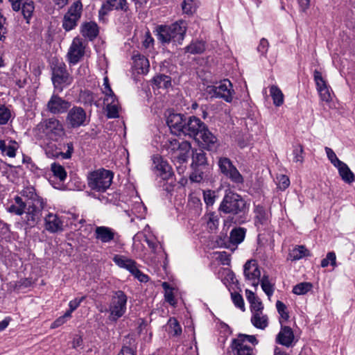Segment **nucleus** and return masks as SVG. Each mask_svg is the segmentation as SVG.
<instances>
[{"label":"nucleus","instance_id":"nucleus-64","mask_svg":"<svg viewBox=\"0 0 355 355\" xmlns=\"http://www.w3.org/2000/svg\"><path fill=\"white\" fill-rule=\"evenodd\" d=\"M324 150L327 153L328 159L334 166L336 165L337 164H339V162L340 160L337 157L336 153L331 148L329 147H325Z\"/></svg>","mask_w":355,"mask_h":355},{"label":"nucleus","instance_id":"nucleus-55","mask_svg":"<svg viewBox=\"0 0 355 355\" xmlns=\"http://www.w3.org/2000/svg\"><path fill=\"white\" fill-rule=\"evenodd\" d=\"M11 117L10 110L5 105H0V125L6 124Z\"/></svg>","mask_w":355,"mask_h":355},{"label":"nucleus","instance_id":"nucleus-50","mask_svg":"<svg viewBox=\"0 0 355 355\" xmlns=\"http://www.w3.org/2000/svg\"><path fill=\"white\" fill-rule=\"evenodd\" d=\"M155 84L158 87L167 88L171 85V78L166 75H159L153 78Z\"/></svg>","mask_w":355,"mask_h":355},{"label":"nucleus","instance_id":"nucleus-46","mask_svg":"<svg viewBox=\"0 0 355 355\" xmlns=\"http://www.w3.org/2000/svg\"><path fill=\"white\" fill-rule=\"evenodd\" d=\"M168 324L169 327V333L173 336H178L182 334V328L175 318H170Z\"/></svg>","mask_w":355,"mask_h":355},{"label":"nucleus","instance_id":"nucleus-40","mask_svg":"<svg viewBox=\"0 0 355 355\" xmlns=\"http://www.w3.org/2000/svg\"><path fill=\"white\" fill-rule=\"evenodd\" d=\"M313 285L310 282H302L293 288V293L295 295H305L311 290Z\"/></svg>","mask_w":355,"mask_h":355},{"label":"nucleus","instance_id":"nucleus-27","mask_svg":"<svg viewBox=\"0 0 355 355\" xmlns=\"http://www.w3.org/2000/svg\"><path fill=\"white\" fill-rule=\"evenodd\" d=\"M250 321L254 327L261 330L268 325V317L263 313V311L252 313Z\"/></svg>","mask_w":355,"mask_h":355},{"label":"nucleus","instance_id":"nucleus-10","mask_svg":"<svg viewBox=\"0 0 355 355\" xmlns=\"http://www.w3.org/2000/svg\"><path fill=\"white\" fill-rule=\"evenodd\" d=\"M52 81L55 89L59 92L62 91V84L69 85L71 83V78L64 62L56 61L53 63Z\"/></svg>","mask_w":355,"mask_h":355},{"label":"nucleus","instance_id":"nucleus-8","mask_svg":"<svg viewBox=\"0 0 355 355\" xmlns=\"http://www.w3.org/2000/svg\"><path fill=\"white\" fill-rule=\"evenodd\" d=\"M38 126L49 139L53 141H58L64 135V129L62 123L54 117L42 121Z\"/></svg>","mask_w":355,"mask_h":355},{"label":"nucleus","instance_id":"nucleus-44","mask_svg":"<svg viewBox=\"0 0 355 355\" xmlns=\"http://www.w3.org/2000/svg\"><path fill=\"white\" fill-rule=\"evenodd\" d=\"M162 287L164 289V298L165 300L170 304L171 306H175L176 305V300L175 299L173 289L169 286L168 283L164 282Z\"/></svg>","mask_w":355,"mask_h":355},{"label":"nucleus","instance_id":"nucleus-12","mask_svg":"<svg viewBox=\"0 0 355 355\" xmlns=\"http://www.w3.org/2000/svg\"><path fill=\"white\" fill-rule=\"evenodd\" d=\"M66 121L73 128L86 125L87 114L81 107L74 106L67 113Z\"/></svg>","mask_w":355,"mask_h":355},{"label":"nucleus","instance_id":"nucleus-56","mask_svg":"<svg viewBox=\"0 0 355 355\" xmlns=\"http://www.w3.org/2000/svg\"><path fill=\"white\" fill-rule=\"evenodd\" d=\"M193 164L196 165H204L206 164V157L205 154L203 150L200 149L199 152H196L193 153L192 156Z\"/></svg>","mask_w":355,"mask_h":355},{"label":"nucleus","instance_id":"nucleus-26","mask_svg":"<svg viewBox=\"0 0 355 355\" xmlns=\"http://www.w3.org/2000/svg\"><path fill=\"white\" fill-rule=\"evenodd\" d=\"M294 339L293 332L289 327H283L277 335V342L284 346L289 347Z\"/></svg>","mask_w":355,"mask_h":355},{"label":"nucleus","instance_id":"nucleus-54","mask_svg":"<svg viewBox=\"0 0 355 355\" xmlns=\"http://www.w3.org/2000/svg\"><path fill=\"white\" fill-rule=\"evenodd\" d=\"M329 264L334 267L336 266V256L334 252H328L326 258L321 261V266L322 268H326Z\"/></svg>","mask_w":355,"mask_h":355},{"label":"nucleus","instance_id":"nucleus-36","mask_svg":"<svg viewBox=\"0 0 355 355\" xmlns=\"http://www.w3.org/2000/svg\"><path fill=\"white\" fill-rule=\"evenodd\" d=\"M245 230L242 227L233 229L230 232V241L233 245L240 244L245 239Z\"/></svg>","mask_w":355,"mask_h":355},{"label":"nucleus","instance_id":"nucleus-20","mask_svg":"<svg viewBox=\"0 0 355 355\" xmlns=\"http://www.w3.org/2000/svg\"><path fill=\"white\" fill-rule=\"evenodd\" d=\"M44 228L50 233H56L63 230V222L55 214L49 213L44 217Z\"/></svg>","mask_w":355,"mask_h":355},{"label":"nucleus","instance_id":"nucleus-45","mask_svg":"<svg viewBox=\"0 0 355 355\" xmlns=\"http://www.w3.org/2000/svg\"><path fill=\"white\" fill-rule=\"evenodd\" d=\"M334 166L338 168L341 178H354V173L343 162L340 161L339 164H337Z\"/></svg>","mask_w":355,"mask_h":355},{"label":"nucleus","instance_id":"nucleus-31","mask_svg":"<svg viewBox=\"0 0 355 355\" xmlns=\"http://www.w3.org/2000/svg\"><path fill=\"white\" fill-rule=\"evenodd\" d=\"M196 140L198 141H201L208 148L214 146L217 141L216 137L207 129V126L200 132Z\"/></svg>","mask_w":355,"mask_h":355},{"label":"nucleus","instance_id":"nucleus-17","mask_svg":"<svg viewBox=\"0 0 355 355\" xmlns=\"http://www.w3.org/2000/svg\"><path fill=\"white\" fill-rule=\"evenodd\" d=\"M152 159L153 170L157 173V175H164L165 178H171L174 175L171 166L160 155H153Z\"/></svg>","mask_w":355,"mask_h":355},{"label":"nucleus","instance_id":"nucleus-49","mask_svg":"<svg viewBox=\"0 0 355 355\" xmlns=\"http://www.w3.org/2000/svg\"><path fill=\"white\" fill-rule=\"evenodd\" d=\"M96 98V95L89 91L82 92L80 94V100L85 105H92Z\"/></svg>","mask_w":355,"mask_h":355},{"label":"nucleus","instance_id":"nucleus-32","mask_svg":"<svg viewBox=\"0 0 355 355\" xmlns=\"http://www.w3.org/2000/svg\"><path fill=\"white\" fill-rule=\"evenodd\" d=\"M134 66L139 73H146L149 68V62L146 58L138 55L134 57Z\"/></svg>","mask_w":355,"mask_h":355},{"label":"nucleus","instance_id":"nucleus-9","mask_svg":"<svg viewBox=\"0 0 355 355\" xmlns=\"http://www.w3.org/2000/svg\"><path fill=\"white\" fill-rule=\"evenodd\" d=\"M83 5L80 1L73 2L65 13L62 19V28L66 31L75 28L81 17Z\"/></svg>","mask_w":355,"mask_h":355},{"label":"nucleus","instance_id":"nucleus-19","mask_svg":"<svg viewBox=\"0 0 355 355\" xmlns=\"http://www.w3.org/2000/svg\"><path fill=\"white\" fill-rule=\"evenodd\" d=\"M111 10L126 12L128 10L126 0H105L98 12L100 18L106 15Z\"/></svg>","mask_w":355,"mask_h":355},{"label":"nucleus","instance_id":"nucleus-53","mask_svg":"<svg viewBox=\"0 0 355 355\" xmlns=\"http://www.w3.org/2000/svg\"><path fill=\"white\" fill-rule=\"evenodd\" d=\"M207 227L211 231L217 229L218 226V217L214 213H209L206 216Z\"/></svg>","mask_w":355,"mask_h":355},{"label":"nucleus","instance_id":"nucleus-58","mask_svg":"<svg viewBox=\"0 0 355 355\" xmlns=\"http://www.w3.org/2000/svg\"><path fill=\"white\" fill-rule=\"evenodd\" d=\"M51 171L57 178H66L67 173L60 164L53 163L51 164Z\"/></svg>","mask_w":355,"mask_h":355},{"label":"nucleus","instance_id":"nucleus-18","mask_svg":"<svg viewBox=\"0 0 355 355\" xmlns=\"http://www.w3.org/2000/svg\"><path fill=\"white\" fill-rule=\"evenodd\" d=\"M187 118L181 114L171 113L166 119L168 126L176 135L182 133Z\"/></svg>","mask_w":355,"mask_h":355},{"label":"nucleus","instance_id":"nucleus-42","mask_svg":"<svg viewBox=\"0 0 355 355\" xmlns=\"http://www.w3.org/2000/svg\"><path fill=\"white\" fill-rule=\"evenodd\" d=\"M254 212L256 218V225H258V224H263L266 222L268 219V215L265 211V209L262 206H256Z\"/></svg>","mask_w":355,"mask_h":355},{"label":"nucleus","instance_id":"nucleus-51","mask_svg":"<svg viewBox=\"0 0 355 355\" xmlns=\"http://www.w3.org/2000/svg\"><path fill=\"white\" fill-rule=\"evenodd\" d=\"M318 94L320 100L327 104H329L332 101L333 97L334 96V94L330 86L323 89V90L320 91Z\"/></svg>","mask_w":355,"mask_h":355},{"label":"nucleus","instance_id":"nucleus-33","mask_svg":"<svg viewBox=\"0 0 355 355\" xmlns=\"http://www.w3.org/2000/svg\"><path fill=\"white\" fill-rule=\"evenodd\" d=\"M21 13L24 18L29 23L30 19L32 17L35 10V5L33 0H22L21 2Z\"/></svg>","mask_w":355,"mask_h":355},{"label":"nucleus","instance_id":"nucleus-22","mask_svg":"<svg viewBox=\"0 0 355 355\" xmlns=\"http://www.w3.org/2000/svg\"><path fill=\"white\" fill-rule=\"evenodd\" d=\"M115 235L114 230L106 226H97L94 230L95 239L105 243L114 240Z\"/></svg>","mask_w":355,"mask_h":355},{"label":"nucleus","instance_id":"nucleus-61","mask_svg":"<svg viewBox=\"0 0 355 355\" xmlns=\"http://www.w3.org/2000/svg\"><path fill=\"white\" fill-rule=\"evenodd\" d=\"M85 299V296L80 298H75L69 302V310L66 313H69L71 317V313L73 312L80 304V303Z\"/></svg>","mask_w":355,"mask_h":355},{"label":"nucleus","instance_id":"nucleus-5","mask_svg":"<svg viewBox=\"0 0 355 355\" xmlns=\"http://www.w3.org/2000/svg\"><path fill=\"white\" fill-rule=\"evenodd\" d=\"M127 301L128 297L124 292L117 291L114 293L108 308L109 319L111 321L116 322L125 313Z\"/></svg>","mask_w":355,"mask_h":355},{"label":"nucleus","instance_id":"nucleus-11","mask_svg":"<svg viewBox=\"0 0 355 355\" xmlns=\"http://www.w3.org/2000/svg\"><path fill=\"white\" fill-rule=\"evenodd\" d=\"M147 230H150L148 225H146L144 229V237L151 250V254H153V256L150 257V261L152 264H155L159 263L161 259L165 257L166 254L157 239L153 236H151L146 234Z\"/></svg>","mask_w":355,"mask_h":355},{"label":"nucleus","instance_id":"nucleus-47","mask_svg":"<svg viewBox=\"0 0 355 355\" xmlns=\"http://www.w3.org/2000/svg\"><path fill=\"white\" fill-rule=\"evenodd\" d=\"M205 49L202 42H193L186 47V51L192 54L201 53Z\"/></svg>","mask_w":355,"mask_h":355},{"label":"nucleus","instance_id":"nucleus-14","mask_svg":"<svg viewBox=\"0 0 355 355\" xmlns=\"http://www.w3.org/2000/svg\"><path fill=\"white\" fill-rule=\"evenodd\" d=\"M243 274L245 280L257 288L259 284L261 270L257 262L254 260H248L243 266Z\"/></svg>","mask_w":355,"mask_h":355},{"label":"nucleus","instance_id":"nucleus-24","mask_svg":"<svg viewBox=\"0 0 355 355\" xmlns=\"http://www.w3.org/2000/svg\"><path fill=\"white\" fill-rule=\"evenodd\" d=\"M245 296L250 303L252 313L263 311L264 306L261 300L249 289L245 290Z\"/></svg>","mask_w":355,"mask_h":355},{"label":"nucleus","instance_id":"nucleus-38","mask_svg":"<svg viewBox=\"0 0 355 355\" xmlns=\"http://www.w3.org/2000/svg\"><path fill=\"white\" fill-rule=\"evenodd\" d=\"M270 93L275 106L279 107L284 103V96L282 92L278 87L275 85L271 86L270 88Z\"/></svg>","mask_w":355,"mask_h":355},{"label":"nucleus","instance_id":"nucleus-13","mask_svg":"<svg viewBox=\"0 0 355 355\" xmlns=\"http://www.w3.org/2000/svg\"><path fill=\"white\" fill-rule=\"evenodd\" d=\"M85 45L79 37H75L69 49L67 59L69 64H76L85 55Z\"/></svg>","mask_w":355,"mask_h":355},{"label":"nucleus","instance_id":"nucleus-62","mask_svg":"<svg viewBox=\"0 0 355 355\" xmlns=\"http://www.w3.org/2000/svg\"><path fill=\"white\" fill-rule=\"evenodd\" d=\"M17 148V143L15 141L11 140L10 141V144L7 146L4 154H6L9 157H15L16 156V150Z\"/></svg>","mask_w":355,"mask_h":355},{"label":"nucleus","instance_id":"nucleus-4","mask_svg":"<svg viewBox=\"0 0 355 355\" xmlns=\"http://www.w3.org/2000/svg\"><path fill=\"white\" fill-rule=\"evenodd\" d=\"M191 148L189 141H182L180 142L173 139L167 146V155L175 164H182L187 161Z\"/></svg>","mask_w":355,"mask_h":355},{"label":"nucleus","instance_id":"nucleus-25","mask_svg":"<svg viewBox=\"0 0 355 355\" xmlns=\"http://www.w3.org/2000/svg\"><path fill=\"white\" fill-rule=\"evenodd\" d=\"M112 260L119 267L124 268L130 272H131L137 265L136 261L133 259L121 254H115Z\"/></svg>","mask_w":355,"mask_h":355},{"label":"nucleus","instance_id":"nucleus-3","mask_svg":"<svg viewBox=\"0 0 355 355\" xmlns=\"http://www.w3.org/2000/svg\"><path fill=\"white\" fill-rule=\"evenodd\" d=\"M258 344L254 336L239 334L232 340L233 355H254V348Z\"/></svg>","mask_w":355,"mask_h":355},{"label":"nucleus","instance_id":"nucleus-35","mask_svg":"<svg viewBox=\"0 0 355 355\" xmlns=\"http://www.w3.org/2000/svg\"><path fill=\"white\" fill-rule=\"evenodd\" d=\"M124 345L118 355H136L135 341L132 338L127 337Z\"/></svg>","mask_w":355,"mask_h":355},{"label":"nucleus","instance_id":"nucleus-59","mask_svg":"<svg viewBox=\"0 0 355 355\" xmlns=\"http://www.w3.org/2000/svg\"><path fill=\"white\" fill-rule=\"evenodd\" d=\"M136 279L141 282H147L149 279L148 275L143 273L137 267V264L130 272Z\"/></svg>","mask_w":355,"mask_h":355},{"label":"nucleus","instance_id":"nucleus-60","mask_svg":"<svg viewBox=\"0 0 355 355\" xmlns=\"http://www.w3.org/2000/svg\"><path fill=\"white\" fill-rule=\"evenodd\" d=\"M49 183L55 189L65 191V181L67 179H48Z\"/></svg>","mask_w":355,"mask_h":355},{"label":"nucleus","instance_id":"nucleus-52","mask_svg":"<svg viewBox=\"0 0 355 355\" xmlns=\"http://www.w3.org/2000/svg\"><path fill=\"white\" fill-rule=\"evenodd\" d=\"M276 308L278 313L280 315V322L282 320L287 321L289 318L287 306L282 302L278 300L276 302Z\"/></svg>","mask_w":355,"mask_h":355},{"label":"nucleus","instance_id":"nucleus-37","mask_svg":"<svg viewBox=\"0 0 355 355\" xmlns=\"http://www.w3.org/2000/svg\"><path fill=\"white\" fill-rule=\"evenodd\" d=\"M309 255V250L304 245L295 246L289 252V258L292 261L299 260Z\"/></svg>","mask_w":355,"mask_h":355},{"label":"nucleus","instance_id":"nucleus-57","mask_svg":"<svg viewBox=\"0 0 355 355\" xmlns=\"http://www.w3.org/2000/svg\"><path fill=\"white\" fill-rule=\"evenodd\" d=\"M231 297L234 305L242 311H245V304L242 295L237 293H232Z\"/></svg>","mask_w":355,"mask_h":355},{"label":"nucleus","instance_id":"nucleus-28","mask_svg":"<svg viewBox=\"0 0 355 355\" xmlns=\"http://www.w3.org/2000/svg\"><path fill=\"white\" fill-rule=\"evenodd\" d=\"M80 32L83 36L92 40L98 35V28L94 22H85L81 25Z\"/></svg>","mask_w":355,"mask_h":355},{"label":"nucleus","instance_id":"nucleus-1","mask_svg":"<svg viewBox=\"0 0 355 355\" xmlns=\"http://www.w3.org/2000/svg\"><path fill=\"white\" fill-rule=\"evenodd\" d=\"M187 29L185 21L179 20L170 25H159L156 27L155 33L157 40L162 43L171 42L180 44L184 40Z\"/></svg>","mask_w":355,"mask_h":355},{"label":"nucleus","instance_id":"nucleus-41","mask_svg":"<svg viewBox=\"0 0 355 355\" xmlns=\"http://www.w3.org/2000/svg\"><path fill=\"white\" fill-rule=\"evenodd\" d=\"M313 78L318 92H319L321 90H323V89H325L329 86L327 84V81L322 77V73L318 70L314 71Z\"/></svg>","mask_w":355,"mask_h":355},{"label":"nucleus","instance_id":"nucleus-23","mask_svg":"<svg viewBox=\"0 0 355 355\" xmlns=\"http://www.w3.org/2000/svg\"><path fill=\"white\" fill-rule=\"evenodd\" d=\"M104 103L106 105L107 116L110 119L119 116V103L115 95L105 97Z\"/></svg>","mask_w":355,"mask_h":355},{"label":"nucleus","instance_id":"nucleus-29","mask_svg":"<svg viewBox=\"0 0 355 355\" xmlns=\"http://www.w3.org/2000/svg\"><path fill=\"white\" fill-rule=\"evenodd\" d=\"M28 208V204L24 202L21 198L16 196L15 198V204L10 205L8 208V211L10 213H13L16 215L21 216L24 213L26 214Z\"/></svg>","mask_w":355,"mask_h":355},{"label":"nucleus","instance_id":"nucleus-39","mask_svg":"<svg viewBox=\"0 0 355 355\" xmlns=\"http://www.w3.org/2000/svg\"><path fill=\"white\" fill-rule=\"evenodd\" d=\"M85 187V183L80 179H67L65 181L66 190L68 191H80Z\"/></svg>","mask_w":355,"mask_h":355},{"label":"nucleus","instance_id":"nucleus-15","mask_svg":"<svg viewBox=\"0 0 355 355\" xmlns=\"http://www.w3.org/2000/svg\"><path fill=\"white\" fill-rule=\"evenodd\" d=\"M205 126V124L198 118L191 116L188 119H187L182 134L189 135L196 140V139L198 138L200 132L202 131Z\"/></svg>","mask_w":355,"mask_h":355},{"label":"nucleus","instance_id":"nucleus-6","mask_svg":"<svg viewBox=\"0 0 355 355\" xmlns=\"http://www.w3.org/2000/svg\"><path fill=\"white\" fill-rule=\"evenodd\" d=\"M245 207V201L236 193H226L220 203L219 209L225 214H237L243 211Z\"/></svg>","mask_w":355,"mask_h":355},{"label":"nucleus","instance_id":"nucleus-2","mask_svg":"<svg viewBox=\"0 0 355 355\" xmlns=\"http://www.w3.org/2000/svg\"><path fill=\"white\" fill-rule=\"evenodd\" d=\"M22 196L27 198L28 208L26 211V220L29 225H33L39 218L40 211L44 207V201L35 193L32 186H27L21 191Z\"/></svg>","mask_w":355,"mask_h":355},{"label":"nucleus","instance_id":"nucleus-48","mask_svg":"<svg viewBox=\"0 0 355 355\" xmlns=\"http://www.w3.org/2000/svg\"><path fill=\"white\" fill-rule=\"evenodd\" d=\"M114 173L112 171L110 170H106L103 168H100L97 170H95L91 173H89V175L88 178H113Z\"/></svg>","mask_w":355,"mask_h":355},{"label":"nucleus","instance_id":"nucleus-7","mask_svg":"<svg viewBox=\"0 0 355 355\" xmlns=\"http://www.w3.org/2000/svg\"><path fill=\"white\" fill-rule=\"evenodd\" d=\"M207 92L211 97L223 98L227 103L233 101L235 94L233 85L227 79H224L217 85L208 86Z\"/></svg>","mask_w":355,"mask_h":355},{"label":"nucleus","instance_id":"nucleus-34","mask_svg":"<svg viewBox=\"0 0 355 355\" xmlns=\"http://www.w3.org/2000/svg\"><path fill=\"white\" fill-rule=\"evenodd\" d=\"M263 291L266 294L268 297L270 299L275 291V284L272 282L268 275H263L262 278L259 279Z\"/></svg>","mask_w":355,"mask_h":355},{"label":"nucleus","instance_id":"nucleus-21","mask_svg":"<svg viewBox=\"0 0 355 355\" xmlns=\"http://www.w3.org/2000/svg\"><path fill=\"white\" fill-rule=\"evenodd\" d=\"M218 166L221 173L227 178H242L230 159L227 157L220 158Z\"/></svg>","mask_w":355,"mask_h":355},{"label":"nucleus","instance_id":"nucleus-63","mask_svg":"<svg viewBox=\"0 0 355 355\" xmlns=\"http://www.w3.org/2000/svg\"><path fill=\"white\" fill-rule=\"evenodd\" d=\"M71 316L69 313H65L63 315L57 318L51 325V329H55L64 324Z\"/></svg>","mask_w":355,"mask_h":355},{"label":"nucleus","instance_id":"nucleus-30","mask_svg":"<svg viewBox=\"0 0 355 355\" xmlns=\"http://www.w3.org/2000/svg\"><path fill=\"white\" fill-rule=\"evenodd\" d=\"M112 179H88V185L92 189L104 191L110 187Z\"/></svg>","mask_w":355,"mask_h":355},{"label":"nucleus","instance_id":"nucleus-43","mask_svg":"<svg viewBox=\"0 0 355 355\" xmlns=\"http://www.w3.org/2000/svg\"><path fill=\"white\" fill-rule=\"evenodd\" d=\"M198 7V3L194 0H184L182 3V9L183 13L191 15H193Z\"/></svg>","mask_w":355,"mask_h":355},{"label":"nucleus","instance_id":"nucleus-16","mask_svg":"<svg viewBox=\"0 0 355 355\" xmlns=\"http://www.w3.org/2000/svg\"><path fill=\"white\" fill-rule=\"evenodd\" d=\"M70 106V102L62 98L57 94H53L46 105L48 111L53 114L64 113Z\"/></svg>","mask_w":355,"mask_h":355}]
</instances>
